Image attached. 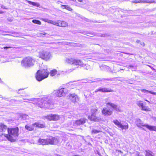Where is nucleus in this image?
Segmentation results:
<instances>
[{
  "label": "nucleus",
  "instance_id": "72a5a7b5",
  "mask_svg": "<svg viewBox=\"0 0 156 156\" xmlns=\"http://www.w3.org/2000/svg\"><path fill=\"white\" fill-rule=\"evenodd\" d=\"M141 108H142V109L143 110H144L146 111H148V109L145 106H144V105H143L142 107Z\"/></svg>",
  "mask_w": 156,
  "mask_h": 156
},
{
  "label": "nucleus",
  "instance_id": "603ef678",
  "mask_svg": "<svg viewBox=\"0 0 156 156\" xmlns=\"http://www.w3.org/2000/svg\"><path fill=\"white\" fill-rule=\"evenodd\" d=\"M92 127V126H90V128H91Z\"/></svg>",
  "mask_w": 156,
  "mask_h": 156
},
{
  "label": "nucleus",
  "instance_id": "4c0bfd02",
  "mask_svg": "<svg viewBox=\"0 0 156 156\" xmlns=\"http://www.w3.org/2000/svg\"><path fill=\"white\" fill-rule=\"evenodd\" d=\"M23 100L25 101L26 102H28V101H31V100H30V99H23Z\"/></svg>",
  "mask_w": 156,
  "mask_h": 156
},
{
  "label": "nucleus",
  "instance_id": "2f4dec72",
  "mask_svg": "<svg viewBox=\"0 0 156 156\" xmlns=\"http://www.w3.org/2000/svg\"><path fill=\"white\" fill-rule=\"evenodd\" d=\"M35 77L36 80L38 81H39V70H38L35 75Z\"/></svg>",
  "mask_w": 156,
  "mask_h": 156
},
{
  "label": "nucleus",
  "instance_id": "2eb2a0df",
  "mask_svg": "<svg viewBox=\"0 0 156 156\" xmlns=\"http://www.w3.org/2000/svg\"><path fill=\"white\" fill-rule=\"evenodd\" d=\"M112 90L111 89H108L106 88L100 87L97 89L95 91L97 92L98 91H100L103 92H108L112 91Z\"/></svg>",
  "mask_w": 156,
  "mask_h": 156
},
{
  "label": "nucleus",
  "instance_id": "393cba45",
  "mask_svg": "<svg viewBox=\"0 0 156 156\" xmlns=\"http://www.w3.org/2000/svg\"><path fill=\"white\" fill-rule=\"evenodd\" d=\"M101 131L100 130L95 129L93 128L91 130V133L92 134H96L101 132Z\"/></svg>",
  "mask_w": 156,
  "mask_h": 156
},
{
  "label": "nucleus",
  "instance_id": "6e6d98bb",
  "mask_svg": "<svg viewBox=\"0 0 156 156\" xmlns=\"http://www.w3.org/2000/svg\"><path fill=\"white\" fill-rule=\"evenodd\" d=\"M34 100H37V99H34Z\"/></svg>",
  "mask_w": 156,
  "mask_h": 156
},
{
  "label": "nucleus",
  "instance_id": "dca6fc26",
  "mask_svg": "<svg viewBox=\"0 0 156 156\" xmlns=\"http://www.w3.org/2000/svg\"><path fill=\"white\" fill-rule=\"evenodd\" d=\"M86 120V119L84 118L81 119L76 120L75 122V124L77 126H80L84 124Z\"/></svg>",
  "mask_w": 156,
  "mask_h": 156
},
{
  "label": "nucleus",
  "instance_id": "6ab92c4d",
  "mask_svg": "<svg viewBox=\"0 0 156 156\" xmlns=\"http://www.w3.org/2000/svg\"><path fill=\"white\" fill-rule=\"evenodd\" d=\"M74 65L76 66L78 65L81 67H83L84 65V64L83 62L80 60L76 59L75 60Z\"/></svg>",
  "mask_w": 156,
  "mask_h": 156
},
{
  "label": "nucleus",
  "instance_id": "aec40b11",
  "mask_svg": "<svg viewBox=\"0 0 156 156\" xmlns=\"http://www.w3.org/2000/svg\"><path fill=\"white\" fill-rule=\"evenodd\" d=\"M41 20H42L45 22H48L49 23L54 25L56 26L57 22L53 21V20H48L47 19H43L41 18L40 19Z\"/></svg>",
  "mask_w": 156,
  "mask_h": 156
},
{
  "label": "nucleus",
  "instance_id": "4468645a",
  "mask_svg": "<svg viewBox=\"0 0 156 156\" xmlns=\"http://www.w3.org/2000/svg\"><path fill=\"white\" fill-rule=\"evenodd\" d=\"M56 26L62 27H66L68 26V24L64 21L58 20L57 22Z\"/></svg>",
  "mask_w": 156,
  "mask_h": 156
},
{
  "label": "nucleus",
  "instance_id": "37998d69",
  "mask_svg": "<svg viewBox=\"0 0 156 156\" xmlns=\"http://www.w3.org/2000/svg\"><path fill=\"white\" fill-rule=\"evenodd\" d=\"M78 1L80 2H82V0H78Z\"/></svg>",
  "mask_w": 156,
  "mask_h": 156
},
{
  "label": "nucleus",
  "instance_id": "473e14b6",
  "mask_svg": "<svg viewBox=\"0 0 156 156\" xmlns=\"http://www.w3.org/2000/svg\"><path fill=\"white\" fill-rule=\"evenodd\" d=\"M26 1L29 4H30L31 5H34V6H36L37 5V4L36 3H35V2H32L31 1H28V0H27Z\"/></svg>",
  "mask_w": 156,
  "mask_h": 156
},
{
  "label": "nucleus",
  "instance_id": "e433bc0d",
  "mask_svg": "<svg viewBox=\"0 0 156 156\" xmlns=\"http://www.w3.org/2000/svg\"><path fill=\"white\" fill-rule=\"evenodd\" d=\"M44 127V124H40V128H43Z\"/></svg>",
  "mask_w": 156,
  "mask_h": 156
},
{
  "label": "nucleus",
  "instance_id": "3c124183",
  "mask_svg": "<svg viewBox=\"0 0 156 156\" xmlns=\"http://www.w3.org/2000/svg\"><path fill=\"white\" fill-rule=\"evenodd\" d=\"M121 70V71H123V70L122 69H121V70Z\"/></svg>",
  "mask_w": 156,
  "mask_h": 156
},
{
  "label": "nucleus",
  "instance_id": "ea45409f",
  "mask_svg": "<svg viewBox=\"0 0 156 156\" xmlns=\"http://www.w3.org/2000/svg\"><path fill=\"white\" fill-rule=\"evenodd\" d=\"M1 7L2 8L4 9H6V8H5V6L4 5H2L1 6Z\"/></svg>",
  "mask_w": 156,
  "mask_h": 156
},
{
  "label": "nucleus",
  "instance_id": "f8f14e48",
  "mask_svg": "<svg viewBox=\"0 0 156 156\" xmlns=\"http://www.w3.org/2000/svg\"><path fill=\"white\" fill-rule=\"evenodd\" d=\"M135 123L137 127L142 128L143 130H144V128H142V126L146 127L147 124H144V122L139 119H136L135 121Z\"/></svg>",
  "mask_w": 156,
  "mask_h": 156
},
{
  "label": "nucleus",
  "instance_id": "cd10ccee",
  "mask_svg": "<svg viewBox=\"0 0 156 156\" xmlns=\"http://www.w3.org/2000/svg\"><path fill=\"white\" fill-rule=\"evenodd\" d=\"M136 105L139 107L141 108L143 105V102L142 101H138L136 102Z\"/></svg>",
  "mask_w": 156,
  "mask_h": 156
},
{
  "label": "nucleus",
  "instance_id": "c03bdc74",
  "mask_svg": "<svg viewBox=\"0 0 156 156\" xmlns=\"http://www.w3.org/2000/svg\"><path fill=\"white\" fill-rule=\"evenodd\" d=\"M136 42L137 43H139L140 42V41L139 40H137L136 41Z\"/></svg>",
  "mask_w": 156,
  "mask_h": 156
},
{
  "label": "nucleus",
  "instance_id": "49530a36",
  "mask_svg": "<svg viewBox=\"0 0 156 156\" xmlns=\"http://www.w3.org/2000/svg\"><path fill=\"white\" fill-rule=\"evenodd\" d=\"M59 2H60V1H58L57 3H58V4H59Z\"/></svg>",
  "mask_w": 156,
  "mask_h": 156
},
{
  "label": "nucleus",
  "instance_id": "c9c22d12",
  "mask_svg": "<svg viewBox=\"0 0 156 156\" xmlns=\"http://www.w3.org/2000/svg\"><path fill=\"white\" fill-rule=\"evenodd\" d=\"M32 22L34 23L39 24V21L38 20H32Z\"/></svg>",
  "mask_w": 156,
  "mask_h": 156
},
{
  "label": "nucleus",
  "instance_id": "79ce46f5",
  "mask_svg": "<svg viewBox=\"0 0 156 156\" xmlns=\"http://www.w3.org/2000/svg\"><path fill=\"white\" fill-rule=\"evenodd\" d=\"M101 37H105V34H102L101 35Z\"/></svg>",
  "mask_w": 156,
  "mask_h": 156
},
{
  "label": "nucleus",
  "instance_id": "f03ea898",
  "mask_svg": "<svg viewBox=\"0 0 156 156\" xmlns=\"http://www.w3.org/2000/svg\"><path fill=\"white\" fill-rule=\"evenodd\" d=\"M63 140L62 137H50L46 139H40V144L45 145L47 144L57 145L60 144Z\"/></svg>",
  "mask_w": 156,
  "mask_h": 156
},
{
  "label": "nucleus",
  "instance_id": "58836bf2",
  "mask_svg": "<svg viewBox=\"0 0 156 156\" xmlns=\"http://www.w3.org/2000/svg\"><path fill=\"white\" fill-rule=\"evenodd\" d=\"M10 48V47H4V49H7V48Z\"/></svg>",
  "mask_w": 156,
  "mask_h": 156
},
{
  "label": "nucleus",
  "instance_id": "c85d7f7f",
  "mask_svg": "<svg viewBox=\"0 0 156 156\" xmlns=\"http://www.w3.org/2000/svg\"><path fill=\"white\" fill-rule=\"evenodd\" d=\"M84 68L87 70L89 69H90V65L88 64H84L83 66Z\"/></svg>",
  "mask_w": 156,
  "mask_h": 156
},
{
  "label": "nucleus",
  "instance_id": "09e8293b",
  "mask_svg": "<svg viewBox=\"0 0 156 156\" xmlns=\"http://www.w3.org/2000/svg\"><path fill=\"white\" fill-rule=\"evenodd\" d=\"M131 69H132H132H134V68H132Z\"/></svg>",
  "mask_w": 156,
  "mask_h": 156
},
{
  "label": "nucleus",
  "instance_id": "a878e982",
  "mask_svg": "<svg viewBox=\"0 0 156 156\" xmlns=\"http://www.w3.org/2000/svg\"><path fill=\"white\" fill-rule=\"evenodd\" d=\"M156 3L154 1L151 0V1H147L146 0H143V3Z\"/></svg>",
  "mask_w": 156,
  "mask_h": 156
},
{
  "label": "nucleus",
  "instance_id": "864d4df0",
  "mask_svg": "<svg viewBox=\"0 0 156 156\" xmlns=\"http://www.w3.org/2000/svg\"><path fill=\"white\" fill-rule=\"evenodd\" d=\"M110 80V79H108V80Z\"/></svg>",
  "mask_w": 156,
  "mask_h": 156
},
{
  "label": "nucleus",
  "instance_id": "f257e3e1",
  "mask_svg": "<svg viewBox=\"0 0 156 156\" xmlns=\"http://www.w3.org/2000/svg\"><path fill=\"white\" fill-rule=\"evenodd\" d=\"M69 90L67 87L62 88L54 90L52 93L43 97L40 99V107H45L49 109L53 108L54 104L53 99L56 97H64L67 93Z\"/></svg>",
  "mask_w": 156,
  "mask_h": 156
},
{
  "label": "nucleus",
  "instance_id": "0eeeda50",
  "mask_svg": "<svg viewBox=\"0 0 156 156\" xmlns=\"http://www.w3.org/2000/svg\"><path fill=\"white\" fill-rule=\"evenodd\" d=\"M34 61L31 58L27 57L24 58L22 61L23 66L27 67L33 66L34 64Z\"/></svg>",
  "mask_w": 156,
  "mask_h": 156
},
{
  "label": "nucleus",
  "instance_id": "8fccbe9b",
  "mask_svg": "<svg viewBox=\"0 0 156 156\" xmlns=\"http://www.w3.org/2000/svg\"><path fill=\"white\" fill-rule=\"evenodd\" d=\"M41 22L40 21V25H41Z\"/></svg>",
  "mask_w": 156,
  "mask_h": 156
},
{
  "label": "nucleus",
  "instance_id": "20e7f679",
  "mask_svg": "<svg viewBox=\"0 0 156 156\" xmlns=\"http://www.w3.org/2000/svg\"><path fill=\"white\" fill-rule=\"evenodd\" d=\"M107 105H109L112 107L111 108L108 107H104L102 110V114L105 116H109L111 115L113 113V109L117 111H120V110L118 106L115 104L111 102H108L106 103Z\"/></svg>",
  "mask_w": 156,
  "mask_h": 156
},
{
  "label": "nucleus",
  "instance_id": "a211bd4d",
  "mask_svg": "<svg viewBox=\"0 0 156 156\" xmlns=\"http://www.w3.org/2000/svg\"><path fill=\"white\" fill-rule=\"evenodd\" d=\"M6 126L4 124L0 123V132H4L6 131L8 129Z\"/></svg>",
  "mask_w": 156,
  "mask_h": 156
},
{
  "label": "nucleus",
  "instance_id": "5fc2aeb1",
  "mask_svg": "<svg viewBox=\"0 0 156 156\" xmlns=\"http://www.w3.org/2000/svg\"><path fill=\"white\" fill-rule=\"evenodd\" d=\"M82 33L84 34H85V33Z\"/></svg>",
  "mask_w": 156,
  "mask_h": 156
},
{
  "label": "nucleus",
  "instance_id": "5701e85b",
  "mask_svg": "<svg viewBox=\"0 0 156 156\" xmlns=\"http://www.w3.org/2000/svg\"><path fill=\"white\" fill-rule=\"evenodd\" d=\"M57 70L55 69H53L49 73L50 74V75L53 76H54L57 73Z\"/></svg>",
  "mask_w": 156,
  "mask_h": 156
},
{
  "label": "nucleus",
  "instance_id": "f704fd0d",
  "mask_svg": "<svg viewBox=\"0 0 156 156\" xmlns=\"http://www.w3.org/2000/svg\"><path fill=\"white\" fill-rule=\"evenodd\" d=\"M22 118L23 119H26L27 118L28 116L26 114H23L22 115Z\"/></svg>",
  "mask_w": 156,
  "mask_h": 156
},
{
  "label": "nucleus",
  "instance_id": "bb28decb",
  "mask_svg": "<svg viewBox=\"0 0 156 156\" xmlns=\"http://www.w3.org/2000/svg\"><path fill=\"white\" fill-rule=\"evenodd\" d=\"M49 34L45 33L44 32H43L42 33H40V37H43V35H45L46 37H48L49 36Z\"/></svg>",
  "mask_w": 156,
  "mask_h": 156
},
{
  "label": "nucleus",
  "instance_id": "ddd939ff",
  "mask_svg": "<svg viewBox=\"0 0 156 156\" xmlns=\"http://www.w3.org/2000/svg\"><path fill=\"white\" fill-rule=\"evenodd\" d=\"M69 98L73 102H75L79 100L78 98L76 95L74 94H70Z\"/></svg>",
  "mask_w": 156,
  "mask_h": 156
},
{
  "label": "nucleus",
  "instance_id": "9b49d317",
  "mask_svg": "<svg viewBox=\"0 0 156 156\" xmlns=\"http://www.w3.org/2000/svg\"><path fill=\"white\" fill-rule=\"evenodd\" d=\"M39 125L38 123H35L30 126L26 125L25 126V128L29 131H31L35 129L36 127H38Z\"/></svg>",
  "mask_w": 156,
  "mask_h": 156
},
{
  "label": "nucleus",
  "instance_id": "1a4fd4ad",
  "mask_svg": "<svg viewBox=\"0 0 156 156\" xmlns=\"http://www.w3.org/2000/svg\"><path fill=\"white\" fill-rule=\"evenodd\" d=\"M113 122L118 128H120L122 130L126 129L129 128L128 124L126 122L122 123L117 120H114Z\"/></svg>",
  "mask_w": 156,
  "mask_h": 156
},
{
  "label": "nucleus",
  "instance_id": "a18cd8bd",
  "mask_svg": "<svg viewBox=\"0 0 156 156\" xmlns=\"http://www.w3.org/2000/svg\"><path fill=\"white\" fill-rule=\"evenodd\" d=\"M4 99L6 100H7L8 99V98H4Z\"/></svg>",
  "mask_w": 156,
  "mask_h": 156
},
{
  "label": "nucleus",
  "instance_id": "7c9ffc66",
  "mask_svg": "<svg viewBox=\"0 0 156 156\" xmlns=\"http://www.w3.org/2000/svg\"><path fill=\"white\" fill-rule=\"evenodd\" d=\"M128 67L129 68H134V69H132V71H135V70L137 69V66H133L132 65H129L128 66Z\"/></svg>",
  "mask_w": 156,
  "mask_h": 156
},
{
  "label": "nucleus",
  "instance_id": "6e6552de",
  "mask_svg": "<svg viewBox=\"0 0 156 156\" xmlns=\"http://www.w3.org/2000/svg\"><path fill=\"white\" fill-rule=\"evenodd\" d=\"M98 111L97 108L92 109L91 110V115L88 116V119L91 121L94 122H99L101 120V118L96 116V113Z\"/></svg>",
  "mask_w": 156,
  "mask_h": 156
},
{
  "label": "nucleus",
  "instance_id": "a19ab883",
  "mask_svg": "<svg viewBox=\"0 0 156 156\" xmlns=\"http://www.w3.org/2000/svg\"><path fill=\"white\" fill-rule=\"evenodd\" d=\"M73 70H74V69H71L69 70V71L70 72H72L73 71Z\"/></svg>",
  "mask_w": 156,
  "mask_h": 156
},
{
  "label": "nucleus",
  "instance_id": "412c9836",
  "mask_svg": "<svg viewBox=\"0 0 156 156\" xmlns=\"http://www.w3.org/2000/svg\"><path fill=\"white\" fill-rule=\"evenodd\" d=\"M146 127L151 131H156V126H149L147 124L146 126Z\"/></svg>",
  "mask_w": 156,
  "mask_h": 156
},
{
  "label": "nucleus",
  "instance_id": "de8ad7c7",
  "mask_svg": "<svg viewBox=\"0 0 156 156\" xmlns=\"http://www.w3.org/2000/svg\"><path fill=\"white\" fill-rule=\"evenodd\" d=\"M3 12L2 11H0V13H2Z\"/></svg>",
  "mask_w": 156,
  "mask_h": 156
},
{
  "label": "nucleus",
  "instance_id": "b1692460",
  "mask_svg": "<svg viewBox=\"0 0 156 156\" xmlns=\"http://www.w3.org/2000/svg\"><path fill=\"white\" fill-rule=\"evenodd\" d=\"M61 7L62 8H63V7H64V8H63V9H65L69 11H71L72 10V8H70L69 6L68 5H61Z\"/></svg>",
  "mask_w": 156,
  "mask_h": 156
},
{
  "label": "nucleus",
  "instance_id": "7ed1b4c3",
  "mask_svg": "<svg viewBox=\"0 0 156 156\" xmlns=\"http://www.w3.org/2000/svg\"><path fill=\"white\" fill-rule=\"evenodd\" d=\"M19 130V129L18 127L14 128H8L7 131L8 134H4V135L9 140L12 142H14L18 136Z\"/></svg>",
  "mask_w": 156,
  "mask_h": 156
},
{
  "label": "nucleus",
  "instance_id": "f3484780",
  "mask_svg": "<svg viewBox=\"0 0 156 156\" xmlns=\"http://www.w3.org/2000/svg\"><path fill=\"white\" fill-rule=\"evenodd\" d=\"M75 60L76 59L74 58L69 57L66 58V61L68 64L74 65Z\"/></svg>",
  "mask_w": 156,
  "mask_h": 156
},
{
  "label": "nucleus",
  "instance_id": "9d476101",
  "mask_svg": "<svg viewBox=\"0 0 156 156\" xmlns=\"http://www.w3.org/2000/svg\"><path fill=\"white\" fill-rule=\"evenodd\" d=\"M47 119H48L50 121H57L59 118V116L58 115H55L54 114H51L48 115L46 117Z\"/></svg>",
  "mask_w": 156,
  "mask_h": 156
},
{
  "label": "nucleus",
  "instance_id": "4be33fe9",
  "mask_svg": "<svg viewBox=\"0 0 156 156\" xmlns=\"http://www.w3.org/2000/svg\"><path fill=\"white\" fill-rule=\"evenodd\" d=\"M141 91L142 93H149L152 94L154 95H156V93L155 92H153L151 91H149L148 90H145V89H142L140 90Z\"/></svg>",
  "mask_w": 156,
  "mask_h": 156
},
{
  "label": "nucleus",
  "instance_id": "39448f33",
  "mask_svg": "<svg viewBox=\"0 0 156 156\" xmlns=\"http://www.w3.org/2000/svg\"><path fill=\"white\" fill-rule=\"evenodd\" d=\"M49 74L47 66L42 65L40 69V81L48 77Z\"/></svg>",
  "mask_w": 156,
  "mask_h": 156
},
{
  "label": "nucleus",
  "instance_id": "423d86ee",
  "mask_svg": "<svg viewBox=\"0 0 156 156\" xmlns=\"http://www.w3.org/2000/svg\"><path fill=\"white\" fill-rule=\"evenodd\" d=\"M52 57V54L49 51L43 50L40 52V58L46 61H48Z\"/></svg>",
  "mask_w": 156,
  "mask_h": 156
},
{
  "label": "nucleus",
  "instance_id": "c756f323",
  "mask_svg": "<svg viewBox=\"0 0 156 156\" xmlns=\"http://www.w3.org/2000/svg\"><path fill=\"white\" fill-rule=\"evenodd\" d=\"M132 2L135 3H143V0H135L133 1Z\"/></svg>",
  "mask_w": 156,
  "mask_h": 156
}]
</instances>
